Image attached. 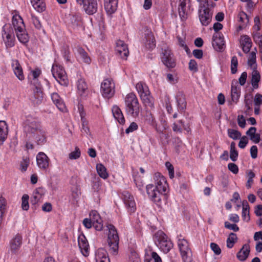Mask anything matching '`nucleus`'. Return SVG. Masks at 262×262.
<instances>
[{"mask_svg": "<svg viewBox=\"0 0 262 262\" xmlns=\"http://www.w3.org/2000/svg\"><path fill=\"white\" fill-rule=\"evenodd\" d=\"M51 99L60 111L64 112L66 110L65 104L58 93H52L51 94Z\"/></svg>", "mask_w": 262, "mask_h": 262, "instance_id": "obj_26", "label": "nucleus"}, {"mask_svg": "<svg viewBox=\"0 0 262 262\" xmlns=\"http://www.w3.org/2000/svg\"><path fill=\"white\" fill-rule=\"evenodd\" d=\"M77 89L80 95L83 94L85 91L87 90L88 86L84 79H80L78 81Z\"/></svg>", "mask_w": 262, "mask_h": 262, "instance_id": "obj_40", "label": "nucleus"}, {"mask_svg": "<svg viewBox=\"0 0 262 262\" xmlns=\"http://www.w3.org/2000/svg\"><path fill=\"white\" fill-rule=\"evenodd\" d=\"M122 196L124 203L128 211L134 212L136 209L134 198L128 191H123Z\"/></svg>", "mask_w": 262, "mask_h": 262, "instance_id": "obj_16", "label": "nucleus"}, {"mask_svg": "<svg viewBox=\"0 0 262 262\" xmlns=\"http://www.w3.org/2000/svg\"><path fill=\"white\" fill-rule=\"evenodd\" d=\"M41 198L40 194L37 191L33 192V195L31 197V203L33 204H36L39 201Z\"/></svg>", "mask_w": 262, "mask_h": 262, "instance_id": "obj_58", "label": "nucleus"}, {"mask_svg": "<svg viewBox=\"0 0 262 262\" xmlns=\"http://www.w3.org/2000/svg\"><path fill=\"white\" fill-rule=\"evenodd\" d=\"M256 63V54L254 52H251L250 53L249 57L248 60V64L250 67Z\"/></svg>", "mask_w": 262, "mask_h": 262, "instance_id": "obj_48", "label": "nucleus"}, {"mask_svg": "<svg viewBox=\"0 0 262 262\" xmlns=\"http://www.w3.org/2000/svg\"><path fill=\"white\" fill-rule=\"evenodd\" d=\"M237 237L236 234L234 233H230L227 239V247L228 248H231L233 247L235 243L236 242Z\"/></svg>", "mask_w": 262, "mask_h": 262, "instance_id": "obj_38", "label": "nucleus"}, {"mask_svg": "<svg viewBox=\"0 0 262 262\" xmlns=\"http://www.w3.org/2000/svg\"><path fill=\"white\" fill-rule=\"evenodd\" d=\"M125 110L127 115L133 117H137L141 111L138 100L133 93L127 94L125 98Z\"/></svg>", "mask_w": 262, "mask_h": 262, "instance_id": "obj_3", "label": "nucleus"}, {"mask_svg": "<svg viewBox=\"0 0 262 262\" xmlns=\"http://www.w3.org/2000/svg\"><path fill=\"white\" fill-rule=\"evenodd\" d=\"M178 11L181 20L182 21L186 20L188 17L187 12L186 11V7H179Z\"/></svg>", "mask_w": 262, "mask_h": 262, "instance_id": "obj_45", "label": "nucleus"}, {"mask_svg": "<svg viewBox=\"0 0 262 262\" xmlns=\"http://www.w3.org/2000/svg\"><path fill=\"white\" fill-rule=\"evenodd\" d=\"M115 84L109 79H105L101 85V91L104 97L110 98L114 94Z\"/></svg>", "mask_w": 262, "mask_h": 262, "instance_id": "obj_11", "label": "nucleus"}, {"mask_svg": "<svg viewBox=\"0 0 262 262\" xmlns=\"http://www.w3.org/2000/svg\"><path fill=\"white\" fill-rule=\"evenodd\" d=\"M95 259L96 262H110L106 251L103 248L97 250Z\"/></svg>", "mask_w": 262, "mask_h": 262, "instance_id": "obj_24", "label": "nucleus"}, {"mask_svg": "<svg viewBox=\"0 0 262 262\" xmlns=\"http://www.w3.org/2000/svg\"><path fill=\"white\" fill-rule=\"evenodd\" d=\"M178 245L183 262H191L192 254L187 241L184 238H179Z\"/></svg>", "mask_w": 262, "mask_h": 262, "instance_id": "obj_8", "label": "nucleus"}, {"mask_svg": "<svg viewBox=\"0 0 262 262\" xmlns=\"http://www.w3.org/2000/svg\"><path fill=\"white\" fill-rule=\"evenodd\" d=\"M117 0H104V8L108 14L114 13L117 10Z\"/></svg>", "mask_w": 262, "mask_h": 262, "instance_id": "obj_23", "label": "nucleus"}, {"mask_svg": "<svg viewBox=\"0 0 262 262\" xmlns=\"http://www.w3.org/2000/svg\"><path fill=\"white\" fill-rule=\"evenodd\" d=\"M108 230L107 242L111 252L115 254L118 250L119 238L116 229L114 225L108 224L107 226Z\"/></svg>", "mask_w": 262, "mask_h": 262, "instance_id": "obj_6", "label": "nucleus"}, {"mask_svg": "<svg viewBox=\"0 0 262 262\" xmlns=\"http://www.w3.org/2000/svg\"><path fill=\"white\" fill-rule=\"evenodd\" d=\"M29 196L28 194H24L21 198V208L24 210H28L29 208L28 203Z\"/></svg>", "mask_w": 262, "mask_h": 262, "instance_id": "obj_46", "label": "nucleus"}, {"mask_svg": "<svg viewBox=\"0 0 262 262\" xmlns=\"http://www.w3.org/2000/svg\"><path fill=\"white\" fill-rule=\"evenodd\" d=\"M145 45L146 48L148 49H152L156 46L155 39L152 33L146 30L144 33Z\"/></svg>", "mask_w": 262, "mask_h": 262, "instance_id": "obj_22", "label": "nucleus"}, {"mask_svg": "<svg viewBox=\"0 0 262 262\" xmlns=\"http://www.w3.org/2000/svg\"><path fill=\"white\" fill-rule=\"evenodd\" d=\"M177 106L178 111L183 112L186 107V101L185 95L182 93L179 92L176 96Z\"/></svg>", "mask_w": 262, "mask_h": 262, "instance_id": "obj_25", "label": "nucleus"}, {"mask_svg": "<svg viewBox=\"0 0 262 262\" xmlns=\"http://www.w3.org/2000/svg\"><path fill=\"white\" fill-rule=\"evenodd\" d=\"M36 161L38 166L41 169L45 170L49 167V159L44 152H40L37 155Z\"/></svg>", "mask_w": 262, "mask_h": 262, "instance_id": "obj_19", "label": "nucleus"}, {"mask_svg": "<svg viewBox=\"0 0 262 262\" xmlns=\"http://www.w3.org/2000/svg\"><path fill=\"white\" fill-rule=\"evenodd\" d=\"M31 21H32V24L34 25L35 28H36L37 29H38V30L40 29L41 28V23H40V21L39 20V19L38 18V17L35 16L33 14H31Z\"/></svg>", "mask_w": 262, "mask_h": 262, "instance_id": "obj_47", "label": "nucleus"}, {"mask_svg": "<svg viewBox=\"0 0 262 262\" xmlns=\"http://www.w3.org/2000/svg\"><path fill=\"white\" fill-rule=\"evenodd\" d=\"M162 57V61L163 64L168 68H173L175 67L176 63L173 55L169 49L164 50Z\"/></svg>", "mask_w": 262, "mask_h": 262, "instance_id": "obj_15", "label": "nucleus"}, {"mask_svg": "<svg viewBox=\"0 0 262 262\" xmlns=\"http://www.w3.org/2000/svg\"><path fill=\"white\" fill-rule=\"evenodd\" d=\"M76 50L83 61L86 63L90 64L91 62V58L84 50L80 47H78L76 48Z\"/></svg>", "mask_w": 262, "mask_h": 262, "instance_id": "obj_35", "label": "nucleus"}, {"mask_svg": "<svg viewBox=\"0 0 262 262\" xmlns=\"http://www.w3.org/2000/svg\"><path fill=\"white\" fill-rule=\"evenodd\" d=\"M238 60L237 57L234 56L232 57L231 61V72L232 74H235L237 72Z\"/></svg>", "mask_w": 262, "mask_h": 262, "instance_id": "obj_44", "label": "nucleus"}, {"mask_svg": "<svg viewBox=\"0 0 262 262\" xmlns=\"http://www.w3.org/2000/svg\"><path fill=\"white\" fill-rule=\"evenodd\" d=\"M80 150L78 147H76L75 151L71 152L69 154V158L70 159H77L80 156Z\"/></svg>", "mask_w": 262, "mask_h": 262, "instance_id": "obj_50", "label": "nucleus"}, {"mask_svg": "<svg viewBox=\"0 0 262 262\" xmlns=\"http://www.w3.org/2000/svg\"><path fill=\"white\" fill-rule=\"evenodd\" d=\"M52 73L54 78L62 85L68 84V79L66 73L63 67L53 64L52 68Z\"/></svg>", "mask_w": 262, "mask_h": 262, "instance_id": "obj_9", "label": "nucleus"}, {"mask_svg": "<svg viewBox=\"0 0 262 262\" xmlns=\"http://www.w3.org/2000/svg\"><path fill=\"white\" fill-rule=\"evenodd\" d=\"M112 113L115 119H116L120 124H123L125 123V119L123 115L121 110L118 106H113L112 108Z\"/></svg>", "mask_w": 262, "mask_h": 262, "instance_id": "obj_30", "label": "nucleus"}, {"mask_svg": "<svg viewBox=\"0 0 262 262\" xmlns=\"http://www.w3.org/2000/svg\"><path fill=\"white\" fill-rule=\"evenodd\" d=\"M260 79V76L259 72L255 69L253 70L252 73L251 84L254 89H257L258 86V82Z\"/></svg>", "mask_w": 262, "mask_h": 262, "instance_id": "obj_34", "label": "nucleus"}, {"mask_svg": "<svg viewBox=\"0 0 262 262\" xmlns=\"http://www.w3.org/2000/svg\"><path fill=\"white\" fill-rule=\"evenodd\" d=\"M4 41L7 48H12L15 45V36L11 28L7 30L4 28L2 32Z\"/></svg>", "mask_w": 262, "mask_h": 262, "instance_id": "obj_14", "label": "nucleus"}, {"mask_svg": "<svg viewBox=\"0 0 262 262\" xmlns=\"http://www.w3.org/2000/svg\"><path fill=\"white\" fill-rule=\"evenodd\" d=\"M138 129V125L136 123L133 122L130 123V125L128 128H127L125 130V133L126 134H129V133L133 132L134 130H136Z\"/></svg>", "mask_w": 262, "mask_h": 262, "instance_id": "obj_64", "label": "nucleus"}, {"mask_svg": "<svg viewBox=\"0 0 262 262\" xmlns=\"http://www.w3.org/2000/svg\"><path fill=\"white\" fill-rule=\"evenodd\" d=\"M96 169L98 174L101 178L105 179L108 177V175L106 172V169L103 164L101 163L97 164L96 165Z\"/></svg>", "mask_w": 262, "mask_h": 262, "instance_id": "obj_36", "label": "nucleus"}, {"mask_svg": "<svg viewBox=\"0 0 262 262\" xmlns=\"http://www.w3.org/2000/svg\"><path fill=\"white\" fill-rule=\"evenodd\" d=\"M150 262H162L161 257L155 252L151 253V257L148 259Z\"/></svg>", "mask_w": 262, "mask_h": 262, "instance_id": "obj_59", "label": "nucleus"}, {"mask_svg": "<svg viewBox=\"0 0 262 262\" xmlns=\"http://www.w3.org/2000/svg\"><path fill=\"white\" fill-rule=\"evenodd\" d=\"M227 132L228 136L233 140H237L241 136V133L237 130L228 129Z\"/></svg>", "mask_w": 262, "mask_h": 262, "instance_id": "obj_42", "label": "nucleus"}, {"mask_svg": "<svg viewBox=\"0 0 262 262\" xmlns=\"http://www.w3.org/2000/svg\"><path fill=\"white\" fill-rule=\"evenodd\" d=\"M11 65L13 72L17 78L20 80H24L25 77L23 74V69L18 60L17 59L12 60Z\"/></svg>", "mask_w": 262, "mask_h": 262, "instance_id": "obj_20", "label": "nucleus"}, {"mask_svg": "<svg viewBox=\"0 0 262 262\" xmlns=\"http://www.w3.org/2000/svg\"><path fill=\"white\" fill-rule=\"evenodd\" d=\"M238 153L235 148V143L231 142L230 146V158L233 162H235L238 158Z\"/></svg>", "mask_w": 262, "mask_h": 262, "instance_id": "obj_37", "label": "nucleus"}, {"mask_svg": "<svg viewBox=\"0 0 262 262\" xmlns=\"http://www.w3.org/2000/svg\"><path fill=\"white\" fill-rule=\"evenodd\" d=\"M12 24L18 40L26 43L29 41V37L26 32L24 21L19 15H15L12 17Z\"/></svg>", "mask_w": 262, "mask_h": 262, "instance_id": "obj_4", "label": "nucleus"}, {"mask_svg": "<svg viewBox=\"0 0 262 262\" xmlns=\"http://www.w3.org/2000/svg\"><path fill=\"white\" fill-rule=\"evenodd\" d=\"M253 38L255 43L262 45V35L259 32H253Z\"/></svg>", "mask_w": 262, "mask_h": 262, "instance_id": "obj_49", "label": "nucleus"}, {"mask_svg": "<svg viewBox=\"0 0 262 262\" xmlns=\"http://www.w3.org/2000/svg\"><path fill=\"white\" fill-rule=\"evenodd\" d=\"M70 20L74 26H80L81 24L82 18L81 15L79 14L72 15Z\"/></svg>", "mask_w": 262, "mask_h": 262, "instance_id": "obj_41", "label": "nucleus"}, {"mask_svg": "<svg viewBox=\"0 0 262 262\" xmlns=\"http://www.w3.org/2000/svg\"><path fill=\"white\" fill-rule=\"evenodd\" d=\"M154 241L156 245L164 253L168 252L173 246L171 242L168 239L166 235L161 230L155 234Z\"/></svg>", "mask_w": 262, "mask_h": 262, "instance_id": "obj_5", "label": "nucleus"}, {"mask_svg": "<svg viewBox=\"0 0 262 262\" xmlns=\"http://www.w3.org/2000/svg\"><path fill=\"white\" fill-rule=\"evenodd\" d=\"M22 244V237L16 235L10 242V249L11 253L16 254L19 250Z\"/></svg>", "mask_w": 262, "mask_h": 262, "instance_id": "obj_21", "label": "nucleus"}, {"mask_svg": "<svg viewBox=\"0 0 262 262\" xmlns=\"http://www.w3.org/2000/svg\"><path fill=\"white\" fill-rule=\"evenodd\" d=\"M81 121L82 122V132L88 134L90 133V129L88 126V122L86 118L81 119Z\"/></svg>", "mask_w": 262, "mask_h": 262, "instance_id": "obj_52", "label": "nucleus"}, {"mask_svg": "<svg viewBox=\"0 0 262 262\" xmlns=\"http://www.w3.org/2000/svg\"><path fill=\"white\" fill-rule=\"evenodd\" d=\"M212 46L219 52H222L225 48V41L222 33H215L212 36Z\"/></svg>", "mask_w": 262, "mask_h": 262, "instance_id": "obj_12", "label": "nucleus"}, {"mask_svg": "<svg viewBox=\"0 0 262 262\" xmlns=\"http://www.w3.org/2000/svg\"><path fill=\"white\" fill-rule=\"evenodd\" d=\"M225 227L227 229L233 230L235 232L239 230L238 227L235 224H231L228 222H225Z\"/></svg>", "mask_w": 262, "mask_h": 262, "instance_id": "obj_56", "label": "nucleus"}, {"mask_svg": "<svg viewBox=\"0 0 262 262\" xmlns=\"http://www.w3.org/2000/svg\"><path fill=\"white\" fill-rule=\"evenodd\" d=\"M24 132L26 135V147L28 149H33L32 142L38 145L44 144L46 141V132L40 123L33 119H27L25 122Z\"/></svg>", "mask_w": 262, "mask_h": 262, "instance_id": "obj_1", "label": "nucleus"}, {"mask_svg": "<svg viewBox=\"0 0 262 262\" xmlns=\"http://www.w3.org/2000/svg\"><path fill=\"white\" fill-rule=\"evenodd\" d=\"M228 168L230 171L234 174H237L238 172V166L233 163H230L228 165Z\"/></svg>", "mask_w": 262, "mask_h": 262, "instance_id": "obj_60", "label": "nucleus"}, {"mask_svg": "<svg viewBox=\"0 0 262 262\" xmlns=\"http://www.w3.org/2000/svg\"><path fill=\"white\" fill-rule=\"evenodd\" d=\"M207 7L204 5L199 11V19L203 26H207L209 24L212 20V13L208 7L209 5L208 1L206 2Z\"/></svg>", "mask_w": 262, "mask_h": 262, "instance_id": "obj_10", "label": "nucleus"}, {"mask_svg": "<svg viewBox=\"0 0 262 262\" xmlns=\"http://www.w3.org/2000/svg\"><path fill=\"white\" fill-rule=\"evenodd\" d=\"M136 88L144 104L146 106L152 107L154 106V99L150 95L147 85L139 82L136 84Z\"/></svg>", "mask_w": 262, "mask_h": 262, "instance_id": "obj_7", "label": "nucleus"}, {"mask_svg": "<svg viewBox=\"0 0 262 262\" xmlns=\"http://www.w3.org/2000/svg\"><path fill=\"white\" fill-rule=\"evenodd\" d=\"M78 245L81 249L83 255H86L88 254L89 244L84 235L78 238Z\"/></svg>", "mask_w": 262, "mask_h": 262, "instance_id": "obj_32", "label": "nucleus"}, {"mask_svg": "<svg viewBox=\"0 0 262 262\" xmlns=\"http://www.w3.org/2000/svg\"><path fill=\"white\" fill-rule=\"evenodd\" d=\"M250 253V246L248 244L243 245L242 248L237 252V258L240 261H245L249 256Z\"/></svg>", "mask_w": 262, "mask_h": 262, "instance_id": "obj_29", "label": "nucleus"}, {"mask_svg": "<svg viewBox=\"0 0 262 262\" xmlns=\"http://www.w3.org/2000/svg\"><path fill=\"white\" fill-rule=\"evenodd\" d=\"M30 161L29 158L23 159L20 163V168L21 171H26L29 164Z\"/></svg>", "mask_w": 262, "mask_h": 262, "instance_id": "obj_54", "label": "nucleus"}, {"mask_svg": "<svg viewBox=\"0 0 262 262\" xmlns=\"http://www.w3.org/2000/svg\"><path fill=\"white\" fill-rule=\"evenodd\" d=\"M254 102L256 106H259L261 105L262 104V95L257 93L255 95Z\"/></svg>", "mask_w": 262, "mask_h": 262, "instance_id": "obj_61", "label": "nucleus"}, {"mask_svg": "<svg viewBox=\"0 0 262 262\" xmlns=\"http://www.w3.org/2000/svg\"><path fill=\"white\" fill-rule=\"evenodd\" d=\"M32 6L34 9L38 12H42L46 10V4L43 0L39 1L37 3L32 5Z\"/></svg>", "mask_w": 262, "mask_h": 262, "instance_id": "obj_43", "label": "nucleus"}, {"mask_svg": "<svg viewBox=\"0 0 262 262\" xmlns=\"http://www.w3.org/2000/svg\"><path fill=\"white\" fill-rule=\"evenodd\" d=\"M32 100L35 105H38L42 102L43 94L39 86H36L35 91L34 92V96Z\"/></svg>", "mask_w": 262, "mask_h": 262, "instance_id": "obj_31", "label": "nucleus"}, {"mask_svg": "<svg viewBox=\"0 0 262 262\" xmlns=\"http://www.w3.org/2000/svg\"><path fill=\"white\" fill-rule=\"evenodd\" d=\"M242 217L243 220L248 222L250 218L249 215V205L246 200H244L242 203Z\"/></svg>", "mask_w": 262, "mask_h": 262, "instance_id": "obj_33", "label": "nucleus"}, {"mask_svg": "<svg viewBox=\"0 0 262 262\" xmlns=\"http://www.w3.org/2000/svg\"><path fill=\"white\" fill-rule=\"evenodd\" d=\"M8 128L5 121H0V145H2L7 138Z\"/></svg>", "mask_w": 262, "mask_h": 262, "instance_id": "obj_27", "label": "nucleus"}, {"mask_svg": "<svg viewBox=\"0 0 262 262\" xmlns=\"http://www.w3.org/2000/svg\"><path fill=\"white\" fill-rule=\"evenodd\" d=\"M100 0H85L82 4L85 12L90 15L96 13L98 10V2Z\"/></svg>", "mask_w": 262, "mask_h": 262, "instance_id": "obj_13", "label": "nucleus"}, {"mask_svg": "<svg viewBox=\"0 0 262 262\" xmlns=\"http://www.w3.org/2000/svg\"><path fill=\"white\" fill-rule=\"evenodd\" d=\"M165 166L168 170L169 178L172 179L174 177L173 166L169 162H166L165 163Z\"/></svg>", "mask_w": 262, "mask_h": 262, "instance_id": "obj_51", "label": "nucleus"}, {"mask_svg": "<svg viewBox=\"0 0 262 262\" xmlns=\"http://www.w3.org/2000/svg\"><path fill=\"white\" fill-rule=\"evenodd\" d=\"M6 200L2 195L0 196V225L3 221V216L6 210Z\"/></svg>", "mask_w": 262, "mask_h": 262, "instance_id": "obj_39", "label": "nucleus"}, {"mask_svg": "<svg viewBox=\"0 0 262 262\" xmlns=\"http://www.w3.org/2000/svg\"><path fill=\"white\" fill-rule=\"evenodd\" d=\"M248 143V138L246 136H244L241 138L240 141L238 143V146L241 148H244Z\"/></svg>", "mask_w": 262, "mask_h": 262, "instance_id": "obj_57", "label": "nucleus"}, {"mask_svg": "<svg viewBox=\"0 0 262 262\" xmlns=\"http://www.w3.org/2000/svg\"><path fill=\"white\" fill-rule=\"evenodd\" d=\"M154 179L155 186L152 184L147 185L146 187V192L152 201L159 203L161 201L163 194H165L168 184L165 178L161 176L160 173H156Z\"/></svg>", "mask_w": 262, "mask_h": 262, "instance_id": "obj_2", "label": "nucleus"}, {"mask_svg": "<svg viewBox=\"0 0 262 262\" xmlns=\"http://www.w3.org/2000/svg\"><path fill=\"white\" fill-rule=\"evenodd\" d=\"M115 51L116 54L124 59H126L129 54L127 45L123 41L121 40H119L117 41Z\"/></svg>", "mask_w": 262, "mask_h": 262, "instance_id": "obj_17", "label": "nucleus"}, {"mask_svg": "<svg viewBox=\"0 0 262 262\" xmlns=\"http://www.w3.org/2000/svg\"><path fill=\"white\" fill-rule=\"evenodd\" d=\"M240 95V87L238 86L237 82H235V84H234L233 82H232L231 90V96L232 101L236 103L238 101Z\"/></svg>", "mask_w": 262, "mask_h": 262, "instance_id": "obj_28", "label": "nucleus"}, {"mask_svg": "<svg viewBox=\"0 0 262 262\" xmlns=\"http://www.w3.org/2000/svg\"><path fill=\"white\" fill-rule=\"evenodd\" d=\"M210 248L215 254L219 255L221 253V249L216 243H211L210 244Z\"/></svg>", "mask_w": 262, "mask_h": 262, "instance_id": "obj_55", "label": "nucleus"}, {"mask_svg": "<svg viewBox=\"0 0 262 262\" xmlns=\"http://www.w3.org/2000/svg\"><path fill=\"white\" fill-rule=\"evenodd\" d=\"M189 69L194 72H196L198 70V64L194 59H191L189 62Z\"/></svg>", "mask_w": 262, "mask_h": 262, "instance_id": "obj_53", "label": "nucleus"}, {"mask_svg": "<svg viewBox=\"0 0 262 262\" xmlns=\"http://www.w3.org/2000/svg\"><path fill=\"white\" fill-rule=\"evenodd\" d=\"M90 217L95 229L97 231H101L103 228L102 221L98 212L95 210L92 211L90 213Z\"/></svg>", "mask_w": 262, "mask_h": 262, "instance_id": "obj_18", "label": "nucleus"}, {"mask_svg": "<svg viewBox=\"0 0 262 262\" xmlns=\"http://www.w3.org/2000/svg\"><path fill=\"white\" fill-rule=\"evenodd\" d=\"M237 123L241 128H244L246 126V120L243 115H238L237 117Z\"/></svg>", "mask_w": 262, "mask_h": 262, "instance_id": "obj_63", "label": "nucleus"}, {"mask_svg": "<svg viewBox=\"0 0 262 262\" xmlns=\"http://www.w3.org/2000/svg\"><path fill=\"white\" fill-rule=\"evenodd\" d=\"M241 44L242 45H251L252 42L250 38L247 35H244L241 38Z\"/></svg>", "mask_w": 262, "mask_h": 262, "instance_id": "obj_62", "label": "nucleus"}]
</instances>
